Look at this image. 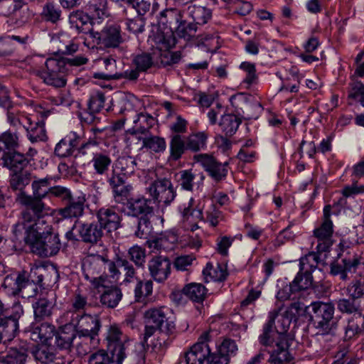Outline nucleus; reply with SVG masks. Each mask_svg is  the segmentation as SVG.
<instances>
[{
  "label": "nucleus",
  "mask_w": 364,
  "mask_h": 364,
  "mask_svg": "<svg viewBox=\"0 0 364 364\" xmlns=\"http://www.w3.org/2000/svg\"><path fill=\"white\" fill-rule=\"evenodd\" d=\"M25 203L29 208L21 212L18 221L14 226L16 237L22 238L31 245L33 251L40 256L50 257L57 254L60 248L58 235L52 232L51 225L44 220L48 208L38 201Z\"/></svg>",
  "instance_id": "f257e3e1"
},
{
  "label": "nucleus",
  "mask_w": 364,
  "mask_h": 364,
  "mask_svg": "<svg viewBox=\"0 0 364 364\" xmlns=\"http://www.w3.org/2000/svg\"><path fill=\"white\" fill-rule=\"evenodd\" d=\"M194 199L191 198L187 205H184L182 214L186 222L190 225L187 228H190L191 231L197 230L199 227L198 223L199 221H207L210 225L216 226L220 221H223L224 217L223 213L216 210L213 205L205 211L206 218L204 220L203 215V210L205 206V201H200L196 207L194 206Z\"/></svg>",
  "instance_id": "f03ea898"
},
{
  "label": "nucleus",
  "mask_w": 364,
  "mask_h": 364,
  "mask_svg": "<svg viewBox=\"0 0 364 364\" xmlns=\"http://www.w3.org/2000/svg\"><path fill=\"white\" fill-rule=\"evenodd\" d=\"M69 72L67 63L64 58H48L45 61V68L37 70L36 75L43 81L55 87H63L66 85V75Z\"/></svg>",
  "instance_id": "7ed1b4c3"
},
{
  "label": "nucleus",
  "mask_w": 364,
  "mask_h": 364,
  "mask_svg": "<svg viewBox=\"0 0 364 364\" xmlns=\"http://www.w3.org/2000/svg\"><path fill=\"white\" fill-rule=\"evenodd\" d=\"M313 314L311 321L318 334L326 335L336 328L333 320L334 306L330 303L314 302L311 304Z\"/></svg>",
  "instance_id": "20e7f679"
},
{
  "label": "nucleus",
  "mask_w": 364,
  "mask_h": 364,
  "mask_svg": "<svg viewBox=\"0 0 364 364\" xmlns=\"http://www.w3.org/2000/svg\"><path fill=\"white\" fill-rule=\"evenodd\" d=\"M120 28L117 26H108L100 32L91 31L85 38L84 44L94 48L100 46L103 48H117L122 43Z\"/></svg>",
  "instance_id": "39448f33"
},
{
  "label": "nucleus",
  "mask_w": 364,
  "mask_h": 364,
  "mask_svg": "<svg viewBox=\"0 0 364 364\" xmlns=\"http://www.w3.org/2000/svg\"><path fill=\"white\" fill-rule=\"evenodd\" d=\"M106 269V259L99 255L86 256L82 262L85 278L94 288L105 287V278L102 275Z\"/></svg>",
  "instance_id": "423d86ee"
},
{
  "label": "nucleus",
  "mask_w": 364,
  "mask_h": 364,
  "mask_svg": "<svg viewBox=\"0 0 364 364\" xmlns=\"http://www.w3.org/2000/svg\"><path fill=\"white\" fill-rule=\"evenodd\" d=\"M150 196L160 205H168L175 199L176 193L170 180L160 178L147 188Z\"/></svg>",
  "instance_id": "0eeeda50"
},
{
  "label": "nucleus",
  "mask_w": 364,
  "mask_h": 364,
  "mask_svg": "<svg viewBox=\"0 0 364 364\" xmlns=\"http://www.w3.org/2000/svg\"><path fill=\"white\" fill-rule=\"evenodd\" d=\"M209 340V333L203 332L189 351L186 352L178 364H203L210 355V349L207 341Z\"/></svg>",
  "instance_id": "6e6552de"
},
{
  "label": "nucleus",
  "mask_w": 364,
  "mask_h": 364,
  "mask_svg": "<svg viewBox=\"0 0 364 364\" xmlns=\"http://www.w3.org/2000/svg\"><path fill=\"white\" fill-rule=\"evenodd\" d=\"M23 314L22 306L17 303L11 308V312L0 318V334L5 341L13 340L18 331V320Z\"/></svg>",
  "instance_id": "1a4fd4ad"
},
{
  "label": "nucleus",
  "mask_w": 364,
  "mask_h": 364,
  "mask_svg": "<svg viewBox=\"0 0 364 364\" xmlns=\"http://www.w3.org/2000/svg\"><path fill=\"white\" fill-rule=\"evenodd\" d=\"M70 324L75 328V333L80 335L97 336L100 328L99 318L88 314L73 313Z\"/></svg>",
  "instance_id": "9d476101"
},
{
  "label": "nucleus",
  "mask_w": 364,
  "mask_h": 364,
  "mask_svg": "<svg viewBox=\"0 0 364 364\" xmlns=\"http://www.w3.org/2000/svg\"><path fill=\"white\" fill-rule=\"evenodd\" d=\"M193 160L202 166L215 181H221L228 174V161L220 163L213 156L206 154H196L193 156Z\"/></svg>",
  "instance_id": "9b49d317"
},
{
  "label": "nucleus",
  "mask_w": 364,
  "mask_h": 364,
  "mask_svg": "<svg viewBox=\"0 0 364 364\" xmlns=\"http://www.w3.org/2000/svg\"><path fill=\"white\" fill-rule=\"evenodd\" d=\"M168 309L164 307L151 308L144 312V316L146 323L158 327L159 330L167 334L175 331V323L167 317Z\"/></svg>",
  "instance_id": "f8f14e48"
},
{
  "label": "nucleus",
  "mask_w": 364,
  "mask_h": 364,
  "mask_svg": "<svg viewBox=\"0 0 364 364\" xmlns=\"http://www.w3.org/2000/svg\"><path fill=\"white\" fill-rule=\"evenodd\" d=\"M107 346L111 353L120 358H125V345L127 341L126 335H124L120 328L115 324L111 325L106 336Z\"/></svg>",
  "instance_id": "ddd939ff"
},
{
  "label": "nucleus",
  "mask_w": 364,
  "mask_h": 364,
  "mask_svg": "<svg viewBox=\"0 0 364 364\" xmlns=\"http://www.w3.org/2000/svg\"><path fill=\"white\" fill-rule=\"evenodd\" d=\"M148 269L151 277L155 282L162 283L171 274V262L166 256H154L148 262Z\"/></svg>",
  "instance_id": "4468645a"
},
{
  "label": "nucleus",
  "mask_w": 364,
  "mask_h": 364,
  "mask_svg": "<svg viewBox=\"0 0 364 364\" xmlns=\"http://www.w3.org/2000/svg\"><path fill=\"white\" fill-rule=\"evenodd\" d=\"M32 189L33 196H22L19 198L20 203L24 206V208L21 212H25L29 208L28 205L25 203H32L34 201H38L41 203L45 207V204L41 200L42 198H45L50 193V181L47 178L34 180L32 183Z\"/></svg>",
  "instance_id": "2eb2a0df"
},
{
  "label": "nucleus",
  "mask_w": 364,
  "mask_h": 364,
  "mask_svg": "<svg viewBox=\"0 0 364 364\" xmlns=\"http://www.w3.org/2000/svg\"><path fill=\"white\" fill-rule=\"evenodd\" d=\"M178 6H186L182 10L183 15L191 18L196 24L204 25L210 19L212 11L210 9L196 4H189L186 6V2L183 0H177Z\"/></svg>",
  "instance_id": "dca6fc26"
},
{
  "label": "nucleus",
  "mask_w": 364,
  "mask_h": 364,
  "mask_svg": "<svg viewBox=\"0 0 364 364\" xmlns=\"http://www.w3.org/2000/svg\"><path fill=\"white\" fill-rule=\"evenodd\" d=\"M68 203L63 208L58 210V214L63 218H77L82 215L84 212L85 203L86 201L85 194L80 193L77 196L72 197Z\"/></svg>",
  "instance_id": "f3484780"
},
{
  "label": "nucleus",
  "mask_w": 364,
  "mask_h": 364,
  "mask_svg": "<svg viewBox=\"0 0 364 364\" xmlns=\"http://www.w3.org/2000/svg\"><path fill=\"white\" fill-rule=\"evenodd\" d=\"M55 328L48 323H33L30 328V338L37 343L49 345L55 335Z\"/></svg>",
  "instance_id": "a211bd4d"
},
{
  "label": "nucleus",
  "mask_w": 364,
  "mask_h": 364,
  "mask_svg": "<svg viewBox=\"0 0 364 364\" xmlns=\"http://www.w3.org/2000/svg\"><path fill=\"white\" fill-rule=\"evenodd\" d=\"M314 235L317 239V250L324 252L329 250L333 244V223L331 221H323L321 226L314 231Z\"/></svg>",
  "instance_id": "6ab92c4d"
},
{
  "label": "nucleus",
  "mask_w": 364,
  "mask_h": 364,
  "mask_svg": "<svg viewBox=\"0 0 364 364\" xmlns=\"http://www.w3.org/2000/svg\"><path fill=\"white\" fill-rule=\"evenodd\" d=\"M97 216L101 228L108 232L114 231L120 227V216L113 207L100 208Z\"/></svg>",
  "instance_id": "aec40b11"
},
{
  "label": "nucleus",
  "mask_w": 364,
  "mask_h": 364,
  "mask_svg": "<svg viewBox=\"0 0 364 364\" xmlns=\"http://www.w3.org/2000/svg\"><path fill=\"white\" fill-rule=\"evenodd\" d=\"M289 344L286 337H281L270 353L268 362L270 364H290L293 356L289 351Z\"/></svg>",
  "instance_id": "412c9836"
},
{
  "label": "nucleus",
  "mask_w": 364,
  "mask_h": 364,
  "mask_svg": "<svg viewBox=\"0 0 364 364\" xmlns=\"http://www.w3.org/2000/svg\"><path fill=\"white\" fill-rule=\"evenodd\" d=\"M99 339L97 336L75 334L73 349L78 357H84L97 348Z\"/></svg>",
  "instance_id": "4be33fe9"
},
{
  "label": "nucleus",
  "mask_w": 364,
  "mask_h": 364,
  "mask_svg": "<svg viewBox=\"0 0 364 364\" xmlns=\"http://www.w3.org/2000/svg\"><path fill=\"white\" fill-rule=\"evenodd\" d=\"M181 12L175 9H168L162 11L159 17V27L165 30H173L180 28L179 23L182 21Z\"/></svg>",
  "instance_id": "5701e85b"
},
{
  "label": "nucleus",
  "mask_w": 364,
  "mask_h": 364,
  "mask_svg": "<svg viewBox=\"0 0 364 364\" xmlns=\"http://www.w3.org/2000/svg\"><path fill=\"white\" fill-rule=\"evenodd\" d=\"M277 316V311H272L269 312V321L264 325L263 333L259 336V342L264 346H276L277 341L280 340L281 337H286V336H282L273 330V324Z\"/></svg>",
  "instance_id": "b1692460"
},
{
  "label": "nucleus",
  "mask_w": 364,
  "mask_h": 364,
  "mask_svg": "<svg viewBox=\"0 0 364 364\" xmlns=\"http://www.w3.org/2000/svg\"><path fill=\"white\" fill-rule=\"evenodd\" d=\"M344 339L350 341L355 339L364 331V317L359 313L348 319L344 327Z\"/></svg>",
  "instance_id": "393cba45"
},
{
  "label": "nucleus",
  "mask_w": 364,
  "mask_h": 364,
  "mask_svg": "<svg viewBox=\"0 0 364 364\" xmlns=\"http://www.w3.org/2000/svg\"><path fill=\"white\" fill-rule=\"evenodd\" d=\"M177 242V236L173 232H165L146 242L149 248L156 250H172Z\"/></svg>",
  "instance_id": "a878e982"
},
{
  "label": "nucleus",
  "mask_w": 364,
  "mask_h": 364,
  "mask_svg": "<svg viewBox=\"0 0 364 364\" xmlns=\"http://www.w3.org/2000/svg\"><path fill=\"white\" fill-rule=\"evenodd\" d=\"M78 231L83 241L91 243H96L103 235L102 228L97 223H80Z\"/></svg>",
  "instance_id": "bb28decb"
},
{
  "label": "nucleus",
  "mask_w": 364,
  "mask_h": 364,
  "mask_svg": "<svg viewBox=\"0 0 364 364\" xmlns=\"http://www.w3.org/2000/svg\"><path fill=\"white\" fill-rule=\"evenodd\" d=\"M77 146V136L74 133H70L56 144L55 154L61 158L68 157L73 154Z\"/></svg>",
  "instance_id": "cd10ccee"
},
{
  "label": "nucleus",
  "mask_w": 364,
  "mask_h": 364,
  "mask_svg": "<svg viewBox=\"0 0 364 364\" xmlns=\"http://www.w3.org/2000/svg\"><path fill=\"white\" fill-rule=\"evenodd\" d=\"M69 22L78 32L85 33V38H87V33L92 31L87 28L90 25V16L81 11L72 12L69 16Z\"/></svg>",
  "instance_id": "c85d7f7f"
},
{
  "label": "nucleus",
  "mask_w": 364,
  "mask_h": 364,
  "mask_svg": "<svg viewBox=\"0 0 364 364\" xmlns=\"http://www.w3.org/2000/svg\"><path fill=\"white\" fill-rule=\"evenodd\" d=\"M100 295L101 304L107 308H115L122 300V293L119 288L117 287H107Z\"/></svg>",
  "instance_id": "c756f323"
},
{
  "label": "nucleus",
  "mask_w": 364,
  "mask_h": 364,
  "mask_svg": "<svg viewBox=\"0 0 364 364\" xmlns=\"http://www.w3.org/2000/svg\"><path fill=\"white\" fill-rule=\"evenodd\" d=\"M128 214L132 216L144 215V217L152 212L149 200L144 198H132L127 203Z\"/></svg>",
  "instance_id": "7c9ffc66"
},
{
  "label": "nucleus",
  "mask_w": 364,
  "mask_h": 364,
  "mask_svg": "<svg viewBox=\"0 0 364 364\" xmlns=\"http://www.w3.org/2000/svg\"><path fill=\"white\" fill-rule=\"evenodd\" d=\"M90 161L95 173L98 175H103L107 172L112 163L109 154L105 151L93 152Z\"/></svg>",
  "instance_id": "2f4dec72"
},
{
  "label": "nucleus",
  "mask_w": 364,
  "mask_h": 364,
  "mask_svg": "<svg viewBox=\"0 0 364 364\" xmlns=\"http://www.w3.org/2000/svg\"><path fill=\"white\" fill-rule=\"evenodd\" d=\"M7 119L11 126L16 128L22 127L26 131L36 121L33 115L14 110L7 112Z\"/></svg>",
  "instance_id": "473e14b6"
},
{
  "label": "nucleus",
  "mask_w": 364,
  "mask_h": 364,
  "mask_svg": "<svg viewBox=\"0 0 364 364\" xmlns=\"http://www.w3.org/2000/svg\"><path fill=\"white\" fill-rule=\"evenodd\" d=\"M179 182L182 188L186 191H192L195 184V180L198 179L196 183L200 186L205 178L203 173L193 171V170H183L179 173Z\"/></svg>",
  "instance_id": "72a5a7b5"
},
{
  "label": "nucleus",
  "mask_w": 364,
  "mask_h": 364,
  "mask_svg": "<svg viewBox=\"0 0 364 364\" xmlns=\"http://www.w3.org/2000/svg\"><path fill=\"white\" fill-rule=\"evenodd\" d=\"M159 50H168L173 43V32L159 28L156 33L149 37Z\"/></svg>",
  "instance_id": "f704fd0d"
},
{
  "label": "nucleus",
  "mask_w": 364,
  "mask_h": 364,
  "mask_svg": "<svg viewBox=\"0 0 364 364\" xmlns=\"http://www.w3.org/2000/svg\"><path fill=\"white\" fill-rule=\"evenodd\" d=\"M35 321H41L52 315L53 304L46 298H41L33 304Z\"/></svg>",
  "instance_id": "c9c22d12"
},
{
  "label": "nucleus",
  "mask_w": 364,
  "mask_h": 364,
  "mask_svg": "<svg viewBox=\"0 0 364 364\" xmlns=\"http://www.w3.org/2000/svg\"><path fill=\"white\" fill-rule=\"evenodd\" d=\"M122 358L115 356L112 353L111 355L105 350H98L92 353L88 358V364H122Z\"/></svg>",
  "instance_id": "e433bc0d"
},
{
  "label": "nucleus",
  "mask_w": 364,
  "mask_h": 364,
  "mask_svg": "<svg viewBox=\"0 0 364 364\" xmlns=\"http://www.w3.org/2000/svg\"><path fill=\"white\" fill-rule=\"evenodd\" d=\"M67 330V326H64L54 335L55 336V346L60 350L73 348L75 333L72 331H68Z\"/></svg>",
  "instance_id": "4c0bfd02"
},
{
  "label": "nucleus",
  "mask_w": 364,
  "mask_h": 364,
  "mask_svg": "<svg viewBox=\"0 0 364 364\" xmlns=\"http://www.w3.org/2000/svg\"><path fill=\"white\" fill-rule=\"evenodd\" d=\"M27 164L28 160L24 155L18 152H14L12 154L4 152L2 161H0V166L16 168V171L23 170V167Z\"/></svg>",
  "instance_id": "58836bf2"
},
{
  "label": "nucleus",
  "mask_w": 364,
  "mask_h": 364,
  "mask_svg": "<svg viewBox=\"0 0 364 364\" xmlns=\"http://www.w3.org/2000/svg\"><path fill=\"white\" fill-rule=\"evenodd\" d=\"M156 119L149 113L139 112L133 117L134 129L136 132L144 133L156 124Z\"/></svg>",
  "instance_id": "ea45409f"
},
{
  "label": "nucleus",
  "mask_w": 364,
  "mask_h": 364,
  "mask_svg": "<svg viewBox=\"0 0 364 364\" xmlns=\"http://www.w3.org/2000/svg\"><path fill=\"white\" fill-rule=\"evenodd\" d=\"M182 292L191 300L200 302L205 298L207 289L202 284L191 283L183 287Z\"/></svg>",
  "instance_id": "a19ab883"
},
{
  "label": "nucleus",
  "mask_w": 364,
  "mask_h": 364,
  "mask_svg": "<svg viewBox=\"0 0 364 364\" xmlns=\"http://www.w3.org/2000/svg\"><path fill=\"white\" fill-rule=\"evenodd\" d=\"M241 119L234 114H224L219 122L221 130L226 136H232L237 130Z\"/></svg>",
  "instance_id": "79ce46f5"
},
{
  "label": "nucleus",
  "mask_w": 364,
  "mask_h": 364,
  "mask_svg": "<svg viewBox=\"0 0 364 364\" xmlns=\"http://www.w3.org/2000/svg\"><path fill=\"white\" fill-rule=\"evenodd\" d=\"M186 149L187 148L183 138L179 134L173 135L170 141V155L168 159L171 161L178 160Z\"/></svg>",
  "instance_id": "37998d69"
},
{
  "label": "nucleus",
  "mask_w": 364,
  "mask_h": 364,
  "mask_svg": "<svg viewBox=\"0 0 364 364\" xmlns=\"http://www.w3.org/2000/svg\"><path fill=\"white\" fill-rule=\"evenodd\" d=\"M136 166L135 159L132 156H122L116 161L113 169L127 176L134 172Z\"/></svg>",
  "instance_id": "c03bdc74"
},
{
  "label": "nucleus",
  "mask_w": 364,
  "mask_h": 364,
  "mask_svg": "<svg viewBox=\"0 0 364 364\" xmlns=\"http://www.w3.org/2000/svg\"><path fill=\"white\" fill-rule=\"evenodd\" d=\"M143 147L155 153L164 152L166 149L165 139L159 136L151 135L142 139Z\"/></svg>",
  "instance_id": "a18cd8bd"
},
{
  "label": "nucleus",
  "mask_w": 364,
  "mask_h": 364,
  "mask_svg": "<svg viewBox=\"0 0 364 364\" xmlns=\"http://www.w3.org/2000/svg\"><path fill=\"white\" fill-rule=\"evenodd\" d=\"M203 273L207 282L210 281L221 282L225 279L228 275L226 269L220 265L214 267L211 264H207Z\"/></svg>",
  "instance_id": "49530a36"
},
{
  "label": "nucleus",
  "mask_w": 364,
  "mask_h": 364,
  "mask_svg": "<svg viewBox=\"0 0 364 364\" xmlns=\"http://www.w3.org/2000/svg\"><path fill=\"white\" fill-rule=\"evenodd\" d=\"M31 181L30 173L23 170L15 171L10 178V186L14 190H22Z\"/></svg>",
  "instance_id": "de8ad7c7"
},
{
  "label": "nucleus",
  "mask_w": 364,
  "mask_h": 364,
  "mask_svg": "<svg viewBox=\"0 0 364 364\" xmlns=\"http://www.w3.org/2000/svg\"><path fill=\"white\" fill-rule=\"evenodd\" d=\"M207 135L204 132H198L189 135L185 140L186 148L193 151H198L205 146Z\"/></svg>",
  "instance_id": "09e8293b"
},
{
  "label": "nucleus",
  "mask_w": 364,
  "mask_h": 364,
  "mask_svg": "<svg viewBox=\"0 0 364 364\" xmlns=\"http://www.w3.org/2000/svg\"><path fill=\"white\" fill-rule=\"evenodd\" d=\"M290 284L296 292L307 289L312 284L311 274L300 271Z\"/></svg>",
  "instance_id": "8fccbe9b"
},
{
  "label": "nucleus",
  "mask_w": 364,
  "mask_h": 364,
  "mask_svg": "<svg viewBox=\"0 0 364 364\" xmlns=\"http://www.w3.org/2000/svg\"><path fill=\"white\" fill-rule=\"evenodd\" d=\"M28 139L31 142L44 141L46 139L44 125L40 121H35L26 130Z\"/></svg>",
  "instance_id": "3c124183"
},
{
  "label": "nucleus",
  "mask_w": 364,
  "mask_h": 364,
  "mask_svg": "<svg viewBox=\"0 0 364 364\" xmlns=\"http://www.w3.org/2000/svg\"><path fill=\"white\" fill-rule=\"evenodd\" d=\"M28 357L27 351L23 348H11L7 355L1 357L8 364H24Z\"/></svg>",
  "instance_id": "603ef678"
},
{
  "label": "nucleus",
  "mask_w": 364,
  "mask_h": 364,
  "mask_svg": "<svg viewBox=\"0 0 364 364\" xmlns=\"http://www.w3.org/2000/svg\"><path fill=\"white\" fill-rule=\"evenodd\" d=\"M132 63L141 72H145L154 65V62L150 53H141L134 57Z\"/></svg>",
  "instance_id": "864d4df0"
},
{
  "label": "nucleus",
  "mask_w": 364,
  "mask_h": 364,
  "mask_svg": "<svg viewBox=\"0 0 364 364\" xmlns=\"http://www.w3.org/2000/svg\"><path fill=\"white\" fill-rule=\"evenodd\" d=\"M153 291V283L151 280L139 281L134 289L136 301H142L145 298L151 294Z\"/></svg>",
  "instance_id": "5fc2aeb1"
},
{
  "label": "nucleus",
  "mask_w": 364,
  "mask_h": 364,
  "mask_svg": "<svg viewBox=\"0 0 364 364\" xmlns=\"http://www.w3.org/2000/svg\"><path fill=\"white\" fill-rule=\"evenodd\" d=\"M28 280L23 274H18L16 277L7 276L4 280L6 287H9L13 293H18L22 288L25 287Z\"/></svg>",
  "instance_id": "6e6d98bb"
},
{
  "label": "nucleus",
  "mask_w": 364,
  "mask_h": 364,
  "mask_svg": "<svg viewBox=\"0 0 364 364\" xmlns=\"http://www.w3.org/2000/svg\"><path fill=\"white\" fill-rule=\"evenodd\" d=\"M346 292L351 299H356L364 296V279H359L352 281L346 287Z\"/></svg>",
  "instance_id": "4d7b16f0"
},
{
  "label": "nucleus",
  "mask_w": 364,
  "mask_h": 364,
  "mask_svg": "<svg viewBox=\"0 0 364 364\" xmlns=\"http://www.w3.org/2000/svg\"><path fill=\"white\" fill-rule=\"evenodd\" d=\"M240 68L245 73V77L242 81L244 84L249 87L257 82L258 77L254 63L242 62L240 65Z\"/></svg>",
  "instance_id": "13d9d810"
},
{
  "label": "nucleus",
  "mask_w": 364,
  "mask_h": 364,
  "mask_svg": "<svg viewBox=\"0 0 364 364\" xmlns=\"http://www.w3.org/2000/svg\"><path fill=\"white\" fill-rule=\"evenodd\" d=\"M107 0H90L88 9L92 16L103 18L108 15Z\"/></svg>",
  "instance_id": "bf43d9fd"
},
{
  "label": "nucleus",
  "mask_w": 364,
  "mask_h": 364,
  "mask_svg": "<svg viewBox=\"0 0 364 364\" xmlns=\"http://www.w3.org/2000/svg\"><path fill=\"white\" fill-rule=\"evenodd\" d=\"M337 306L338 309L343 313L355 314L354 315L360 313V304L358 301L356 299H339L338 301Z\"/></svg>",
  "instance_id": "052dcab7"
},
{
  "label": "nucleus",
  "mask_w": 364,
  "mask_h": 364,
  "mask_svg": "<svg viewBox=\"0 0 364 364\" xmlns=\"http://www.w3.org/2000/svg\"><path fill=\"white\" fill-rule=\"evenodd\" d=\"M348 98L357 102L364 107V85L360 81H353L350 84Z\"/></svg>",
  "instance_id": "680f3d73"
},
{
  "label": "nucleus",
  "mask_w": 364,
  "mask_h": 364,
  "mask_svg": "<svg viewBox=\"0 0 364 364\" xmlns=\"http://www.w3.org/2000/svg\"><path fill=\"white\" fill-rule=\"evenodd\" d=\"M294 225V221H291L286 228L279 232L276 239L273 242L274 247H280L287 242L294 240L296 235L290 230Z\"/></svg>",
  "instance_id": "e2e57ef3"
},
{
  "label": "nucleus",
  "mask_w": 364,
  "mask_h": 364,
  "mask_svg": "<svg viewBox=\"0 0 364 364\" xmlns=\"http://www.w3.org/2000/svg\"><path fill=\"white\" fill-rule=\"evenodd\" d=\"M318 256L311 252L303 257L300 259V271L310 272L316 268L318 264Z\"/></svg>",
  "instance_id": "0e129e2a"
},
{
  "label": "nucleus",
  "mask_w": 364,
  "mask_h": 364,
  "mask_svg": "<svg viewBox=\"0 0 364 364\" xmlns=\"http://www.w3.org/2000/svg\"><path fill=\"white\" fill-rule=\"evenodd\" d=\"M103 130L104 129L92 128L91 131L93 133L94 137L90 138L87 142L81 145L79 151L80 153L82 154H86L91 148H96L100 143L99 140L102 139L99 134H101Z\"/></svg>",
  "instance_id": "69168bd1"
},
{
  "label": "nucleus",
  "mask_w": 364,
  "mask_h": 364,
  "mask_svg": "<svg viewBox=\"0 0 364 364\" xmlns=\"http://www.w3.org/2000/svg\"><path fill=\"white\" fill-rule=\"evenodd\" d=\"M130 259L139 267L144 266L145 262L146 252L142 247L135 245L129 250Z\"/></svg>",
  "instance_id": "338daca9"
},
{
  "label": "nucleus",
  "mask_w": 364,
  "mask_h": 364,
  "mask_svg": "<svg viewBox=\"0 0 364 364\" xmlns=\"http://www.w3.org/2000/svg\"><path fill=\"white\" fill-rule=\"evenodd\" d=\"M152 229L151 222L146 217H141L138 222L137 230L135 232L136 237L146 238Z\"/></svg>",
  "instance_id": "774afa93"
}]
</instances>
